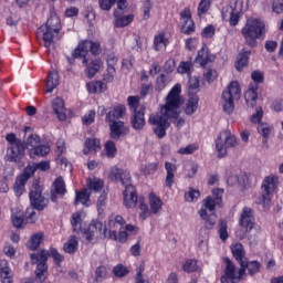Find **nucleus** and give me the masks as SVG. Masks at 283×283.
<instances>
[{"mask_svg":"<svg viewBox=\"0 0 283 283\" xmlns=\"http://www.w3.org/2000/svg\"><path fill=\"white\" fill-rule=\"evenodd\" d=\"M96 120V111L91 109L82 117V124L90 127Z\"/></svg>","mask_w":283,"mask_h":283,"instance_id":"13d9d810","label":"nucleus"},{"mask_svg":"<svg viewBox=\"0 0 283 283\" xmlns=\"http://www.w3.org/2000/svg\"><path fill=\"white\" fill-rule=\"evenodd\" d=\"M279 182L280 178L275 175H269L263 179L261 185L262 195L259 198V205H263V207L271 205V196L277 191Z\"/></svg>","mask_w":283,"mask_h":283,"instance_id":"9d476101","label":"nucleus"},{"mask_svg":"<svg viewBox=\"0 0 283 283\" xmlns=\"http://www.w3.org/2000/svg\"><path fill=\"white\" fill-rule=\"evenodd\" d=\"M91 196H92V192L87 188H83L81 189V191L75 190L74 206L77 207V205H83L84 207H90Z\"/></svg>","mask_w":283,"mask_h":283,"instance_id":"393cba45","label":"nucleus"},{"mask_svg":"<svg viewBox=\"0 0 283 283\" xmlns=\"http://www.w3.org/2000/svg\"><path fill=\"white\" fill-rule=\"evenodd\" d=\"M145 112H147V106L140 105L138 112L133 113L130 116V125L136 132H140V129H144L145 125H147Z\"/></svg>","mask_w":283,"mask_h":283,"instance_id":"aec40b11","label":"nucleus"},{"mask_svg":"<svg viewBox=\"0 0 283 283\" xmlns=\"http://www.w3.org/2000/svg\"><path fill=\"white\" fill-rule=\"evenodd\" d=\"M202 39H213L216 36V27L213 24H208L201 31Z\"/></svg>","mask_w":283,"mask_h":283,"instance_id":"0e129e2a","label":"nucleus"},{"mask_svg":"<svg viewBox=\"0 0 283 283\" xmlns=\"http://www.w3.org/2000/svg\"><path fill=\"white\" fill-rule=\"evenodd\" d=\"M98 231V224L91 223L88 224L87 229L84 231V235L88 242H92L94 240V235H96V232Z\"/></svg>","mask_w":283,"mask_h":283,"instance_id":"bf43d9fd","label":"nucleus"},{"mask_svg":"<svg viewBox=\"0 0 283 283\" xmlns=\"http://www.w3.org/2000/svg\"><path fill=\"white\" fill-rule=\"evenodd\" d=\"M211 10V0H201L198 6L197 14L198 17H202L207 14Z\"/></svg>","mask_w":283,"mask_h":283,"instance_id":"5fc2aeb1","label":"nucleus"},{"mask_svg":"<svg viewBox=\"0 0 283 283\" xmlns=\"http://www.w3.org/2000/svg\"><path fill=\"white\" fill-rule=\"evenodd\" d=\"M223 262L226 268L223 270V275L220 277L221 283H238L235 264L231 259L224 258Z\"/></svg>","mask_w":283,"mask_h":283,"instance_id":"a211bd4d","label":"nucleus"},{"mask_svg":"<svg viewBox=\"0 0 283 283\" xmlns=\"http://www.w3.org/2000/svg\"><path fill=\"white\" fill-rule=\"evenodd\" d=\"M165 87H167V75H165V73H161L155 82V90L156 92H163Z\"/></svg>","mask_w":283,"mask_h":283,"instance_id":"e2e57ef3","label":"nucleus"},{"mask_svg":"<svg viewBox=\"0 0 283 283\" xmlns=\"http://www.w3.org/2000/svg\"><path fill=\"white\" fill-rule=\"evenodd\" d=\"M107 277V268L105 265H99L95 270V282L99 283Z\"/></svg>","mask_w":283,"mask_h":283,"instance_id":"4d7b16f0","label":"nucleus"},{"mask_svg":"<svg viewBox=\"0 0 283 283\" xmlns=\"http://www.w3.org/2000/svg\"><path fill=\"white\" fill-rule=\"evenodd\" d=\"M85 67L87 78H94L101 72V67H103V60L95 59L90 64L86 63Z\"/></svg>","mask_w":283,"mask_h":283,"instance_id":"bb28decb","label":"nucleus"},{"mask_svg":"<svg viewBox=\"0 0 283 283\" xmlns=\"http://www.w3.org/2000/svg\"><path fill=\"white\" fill-rule=\"evenodd\" d=\"M219 230V238L222 242H227L229 240V224L227 223V220L220 219L218 223Z\"/></svg>","mask_w":283,"mask_h":283,"instance_id":"79ce46f5","label":"nucleus"},{"mask_svg":"<svg viewBox=\"0 0 283 283\" xmlns=\"http://www.w3.org/2000/svg\"><path fill=\"white\" fill-rule=\"evenodd\" d=\"M199 217L201 220H203V227L207 231H211L213 227L217 224L218 216H216V212H207L206 210H199L198 211Z\"/></svg>","mask_w":283,"mask_h":283,"instance_id":"5701e85b","label":"nucleus"},{"mask_svg":"<svg viewBox=\"0 0 283 283\" xmlns=\"http://www.w3.org/2000/svg\"><path fill=\"white\" fill-rule=\"evenodd\" d=\"M34 176V169L30 167H25L20 176L17 177L15 182L13 185V192L17 198H21L23 193H25V185L28 181Z\"/></svg>","mask_w":283,"mask_h":283,"instance_id":"ddd939ff","label":"nucleus"},{"mask_svg":"<svg viewBox=\"0 0 283 283\" xmlns=\"http://www.w3.org/2000/svg\"><path fill=\"white\" fill-rule=\"evenodd\" d=\"M108 178L112 182H120L125 187L123 196L124 205L127 209H134L138 205V209L140 210L139 218L142 220H147V218L151 216L149 206L145 203V197H138V192H136V187L130 184L132 175L128 172V170L113 167L111 168Z\"/></svg>","mask_w":283,"mask_h":283,"instance_id":"f03ea898","label":"nucleus"},{"mask_svg":"<svg viewBox=\"0 0 283 283\" xmlns=\"http://www.w3.org/2000/svg\"><path fill=\"white\" fill-rule=\"evenodd\" d=\"M199 102H200V97H198V95H189V98L185 108V114H187V116H191V114H196V112L198 111Z\"/></svg>","mask_w":283,"mask_h":283,"instance_id":"72a5a7b5","label":"nucleus"},{"mask_svg":"<svg viewBox=\"0 0 283 283\" xmlns=\"http://www.w3.org/2000/svg\"><path fill=\"white\" fill-rule=\"evenodd\" d=\"M216 207H218V202H216L212 196H208L202 200V206L199 211L206 210L210 213H216Z\"/></svg>","mask_w":283,"mask_h":283,"instance_id":"a19ab883","label":"nucleus"},{"mask_svg":"<svg viewBox=\"0 0 283 283\" xmlns=\"http://www.w3.org/2000/svg\"><path fill=\"white\" fill-rule=\"evenodd\" d=\"M198 149H200L198 144H189L188 146H186L184 148H179L178 154H180L181 156H189V155L193 154L195 151H198Z\"/></svg>","mask_w":283,"mask_h":283,"instance_id":"680f3d73","label":"nucleus"},{"mask_svg":"<svg viewBox=\"0 0 283 283\" xmlns=\"http://www.w3.org/2000/svg\"><path fill=\"white\" fill-rule=\"evenodd\" d=\"M230 250L232 256L238 261V263L245 262L247 251L244 250V245L242 243H232Z\"/></svg>","mask_w":283,"mask_h":283,"instance_id":"a878e982","label":"nucleus"},{"mask_svg":"<svg viewBox=\"0 0 283 283\" xmlns=\"http://www.w3.org/2000/svg\"><path fill=\"white\" fill-rule=\"evenodd\" d=\"M59 86V73L50 72L46 77V92L50 94Z\"/></svg>","mask_w":283,"mask_h":283,"instance_id":"c9c22d12","label":"nucleus"},{"mask_svg":"<svg viewBox=\"0 0 283 283\" xmlns=\"http://www.w3.org/2000/svg\"><path fill=\"white\" fill-rule=\"evenodd\" d=\"M182 269L185 273H196V271H198V261L196 259H187Z\"/></svg>","mask_w":283,"mask_h":283,"instance_id":"3c124183","label":"nucleus"},{"mask_svg":"<svg viewBox=\"0 0 283 283\" xmlns=\"http://www.w3.org/2000/svg\"><path fill=\"white\" fill-rule=\"evenodd\" d=\"M53 112L56 114L59 120L63 122L67 119V115L65 114V103L60 98L56 97L53 101Z\"/></svg>","mask_w":283,"mask_h":283,"instance_id":"2f4dec72","label":"nucleus"},{"mask_svg":"<svg viewBox=\"0 0 283 283\" xmlns=\"http://www.w3.org/2000/svg\"><path fill=\"white\" fill-rule=\"evenodd\" d=\"M90 94H103L107 91V84L103 81L90 82L86 84Z\"/></svg>","mask_w":283,"mask_h":283,"instance_id":"473e14b6","label":"nucleus"},{"mask_svg":"<svg viewBox=\"0 0 283 283\" xmlns=\"http://www.w3.org/2000/svg\"><path fill=\"white\" fill-rule=\"evenodd\" d=\"M241 94L242 90L240 88V83H238V81H232L228 85L227 91H223L221 103L226 114H233V109H235L234 101H240Z\"/></svg>","mask_w":283,"mask_h":283,"instance_id":"1a4fd4ad","label":"nucleus"},{"mask_svg":"<svg viewBox=\"0 0 283 283\" xmlns=\"http://www.w3.org/2000/svg\"><path fill=\"white\" fill-rule=\"evenodd\" d=\"M120 11L115 10L114 17H115V28H127L129 23L134 21V14L128 15H120Z\"/></svg>","mask_w":283,"mask_h":283,"instance_id":"c85d7f7f","label":"nucleus"},{"mask_svg":"<svg viewBox=\"0 0 283 283\" xmlns=\"http://www.w3.org/2000/svg\"><path fill=\"white\" fill-rule=\"evenodd\" d=\"M107 69L106 74L103 76V81L105 83H112L114 81V76L116 75V64L118 63V59L114 55H109L106 60Z\"/></svg>","mask_w":283,"mask_h":283,"instance_id":"4be33fe9","label":"nucleus"},{"mask_svg":"<svg viewBox=\"0 0 283 283\" xmlns=\"http://www.w3.org/2000/svg\"><path fill=\"white\" fill-rule=\"evenodd\" d=\"M61 32V19L59 17H50L45 24H42L38 29V34L42 36V41H44V48L50 50L54 44V35Z\"/></svg>","mask_w":283,"mask_h":283,"instance_id":"0eeeda50","label":"nucleus"},{"mask_svg":"<svg viewBox=\"0 0 283 283\" xmlns=\"http://www.w3.org/2000/svg\"><path fill=\"white\" fill-rule=\"evenodd\" d=\"M182 85L175 84L168 92L165 98V105L161 106L160 112L150 114L148 118L149 125H154V134L161 140L167 136L169 129V119H177L180 116V107H182Z\"/></svg>","mask_w":283,"mask_h":283,"instance_id":"f257e3e1","label":"nucleus"},{"mask_svg":"<svg viewBox=\"0 0 283 283\" xmlns=\"http://www.w3.org/2000/svg\"><path fill=\"white\" fill-rule=\"evenodd\" d=\"M195 63L202 67V70H207L208 67H211L213 63H216V54L211 53V50L203 44L202 48L197 52Z\"/></svg>","mask_w":283,"mask_h":283,"instance_id":"4468645a","label":"nucleus"},{"mask_svg":"<svg viewBox=\"0 0 283 283\" xmlns=\"http://www.w3.org/2000/svg\"><path fill=\"white\" fill-rule=\"evenodd\" d=\"M125 227V218L117 214L115 218L108 220V240L118 241V231Z\"/></svg>","mask_w":283,"mask_h":283,"instance_id":"dca6fc26","label":"nucleus"},{"mask_svg":"<svg viewBox=\"0 0 283 283\" xmlns=\"http://www.w3.org/2000/svg\"><path fill=\"white\" fill-rule=\"evenodd\" d=\"M224 196V190L220 188H216L212 190V200L217 202L219 209L222 207V197Z\"/></svg>","mask_w":283,"mask_h":283,"instance_id":"69168bd1","label":"nucleus"},{"mask_svg":"<svg viewBox=\"0 0 283 283\" xmlns=\"http://www.w3.org/2000/svg\"><path fill=\"white\" fill-rule=\"evenodd\" d=\"M180 20H181V28H180L181 33L186 34V36H191V34L196 32V22L191 18V9H189V7H186L180 12Z\"/></svg>","mask_w":283,"mask_h":283,"instance_id":"2eb2a0df","label":"nucleus"},{"mask_svg":"<svg viewBox=\"0 0 283 283\" xmlns=\"http://www.w3.org/2000/svg\"><path fill=\"white\" fill-rule=\"evenodd\" d=\"M167 45H169V38H167L165 32H160L154 36L153 48L155 52H160L163 48L166 50Z\"/></svg>","mask_w":283,"mask_h":283,"instance_id":"cd10ccee","label":"nucleus"},{"mask_svg":"<svg viewBox=\"0 0 283 283\" xmlns=\"http://www.w3.org/2000/svg\"><path fill=\"white\" fill-rule=\"evenodd\" d=\"M86 186L88 191H94L95 193H98L99 191H103V187H105V182L102 179H87Z\"/></svg>","mask_w":283,"mask_h":283,"instance_id":"58836bf2","label":"nucleus"},{"mask_svg":"<svg viewBox=\"0 0 283 283\" xmlns=\"http://www.w3.org/2000/svg\"><path fill=\"white\" fill-rule=\"evenodd\" d=\"M198 92H200V80L191 77L188 81V94L189 96H198Z\"/></svg>","mask_w":283,"mask_h":283,"instance_id":"a18cd8bd","label":"nucleus"},{"mask_svg":"<svg viewBox=\"0 0 283 283\" xmlns=\"http://www.w3.org/2000/svg\"><path fill=\"white\" fill-rule=\"evenodd\" d=\"M0 280L1 283H12L14 279L12 277V272L10 270V263L8 260H0Z\"/></svg>","mask_w":283,"mask_h":283,"instance_id":"b1692460","label":"nucleus"},{"mask_svg":"<svg viewBox=\"0 0 283 283\" xmlns=\"http://www.w3.org/2000/svg\"><path fill=\"white\" fill-rule=\"evenodd\" d=\"M90 52L93 56H98L103 52V49H101V42L83 40L78 42L75 48V56H84V59H87V56H90Z\"/></svg>","mask_w":283,"mask_h":283,"instance_id":"f8f14e48","label":"nucleus"},{"mask_svg":"<svg viewBox=\"0 0 283 283\" xmlns=\"http://www.w3.org/2000/svg\"><path fill=\"white\" fill-rule=\"evenodd\" d=\"M193 67V62L191 60L181 61L177 67L178 74H191V70Z\"/></svg>","mask_w":283,"mask_h":283,"instance_id":"09e8293b","label":"nucleus"},{"mask_svg":"<svg viewBox=\"0 0 283 283\" xmlns=\"http://www.w3.org/2000/svg\"><path fill=\"white\" fill-rule=\"evenodd\" d=\"M53 187H54V193H56V196H65L67 193V188L65 187V180L61 176L56 177V179L53 182Z\"/></svg>","mask_w":283,"mask_h":283,"instance_id":"ea45409f","label":"nucleus"},{"mask_svg":"<svg viewBox=\"0 0 283 283\" xmlns=\"http://www.w3.org/2000/svg\"><path fill=\"white\" fill-rule=\"evenodd\" d=\"M226 11L230 12L229 23H230L231 28H235V25H238V23H240V19H242V12L235 11V9H233V7H231V6L227 7Z\"/></svg>","mask_w":283,"mask_h":283,"instance_id":"c03bdc74","label":"nucleus"},{"mask_svg":"<svg viewBox=\"0 0 283 283\" xmlns=\"http://www.w3.org/2000/svg\"><path fill=\"white\" fill-rule=\"evenodd\" d=\"M218 158L227 157V149H233L240 145V139L232 135L231 130H221L214 140Z\"/></svg>","mask_w":283,"mask_h":283,"instance_id":"6e6552de","label":"nucleus"},{"mask_svg":"<svg viewBox=\"0 0 283 283\" xmlns=\"http://www.w3.org/2000/svg\"><path fill=\"white\" fill-rule=\"evenodd\" d=\"M113 275H115V277H125L129 275V270L123 265V263H119L113 268Z\"/></svg>","mask_w":283,"mask_h":283,"instance_id":"6e6d98bb","label":"nucleus"},{"mask_svg":"<svg viewBox=\"0 0 283 283\" xmlns=\"http://www.w3.org/2000/svg\"><path fill=\"white\" fill-rule=\"evenodd\" d=\"M85 147L88 151H98V149H101V139L87 138L85 140Z\"/></svg>","mask_w":283,"mask_h":283,"instance_id":"864d4df0","label":"nucleus"},{"mask_svg":"<svg viewBox=\"0 0 283 283\" xmlns=\"http://www.w3.org/2000/svg\"><path fill=\"white\" fill-rule=\"evenodd\" d=\"M31 263L36 264L35 280L38 283H43L48 280V258H52L56 266H61V263L65 261V256L59 253L56 248H50L39 250L36 253L30 255Z\"/></svg>","mask_w":283,"mask_h":283,"instance_id":"20e7f679","label":"nucleus"},{"mask_svg":"<svg viewBox=\"0 0 283 283\" xmlns=\"http://www.w3.org/2000/svg\"><path fill=\"white\" fill-rule=\"evenodd\" d=\"M127 103L130 112L135 114V112H138V107H140V96L130 95L127 97Z\"/></svg>","mask_w":283,"mask_h":283,"instance_id":"603ef678","label":"nucleus"},{"mask_svg":"<svg viewBox=\"0 0 283 283\" xmlns=\"http://www.w3.org/2000/svg\"><path fill=\"white\" fill-rule=\"evenodd\" d=\"M63 249L65 253L74 255V253L78 251V240H76V237L69 239V241L64 243Z\"/></svg>","mask_w":283,"mask_h":283,"instance_id":"37998d69","label":"nucleus"},{"mask_svg":"<svg viewBox=\"0 0 283 283\" xmlns=\"http://www.w3.org/2000/svg\"><path fill=\"white\" fill-rule=\"evenodd\" d=\"M50 146L49 145H41L39 144L38 146H35L34 148H31L29 150V156H38V158H45V156H48V154H50Z\"/></svg>","mask_w":283,"mask_h":283,"instance_id":"f704fd0d","label":"nucleus"},{"mask_svg":"<svg viewBox=\"0 0 283 283\" xmlns=\"http://www.w3.org/2000/svg\"><path fill=\"white\" fill-rule=\"evenodd\" d=\"M148 201H149V207H150V211L151 213H154V216L158 214L160 212V210L163 209V199H160V197L156 196V193L150 192L148 195Z\"/></svg>","mask_w":283,"mask_h":283,"instance_id":"7c9ffc66","label":"nucleus"},{"mask_svg":"<svg viewBox=\"0 0 283 283\" xmlns=\"http://www.w3.org/2000/svg\"><path fill=\"white\" fill-rule=\"evenodd\" d=\"M29 200L32 208H28L25 211V218L31 224L36 222V211H43L48 209L50 201L43 196V187L39 182H33L32 189L29 192Z\"/></svg>","mask_w":283,"mask_h":283,"instance_id":"39448f33","label":"nucleus"},{"mask_svg":"<svg viewBox=\"0 0 283 283\" xmlns=\"http://www.w3.org/2000/svg\"><path fill=\"white\" fill-rule=\"evenodd\" d=\"M11 220L15 229H23V224L25 222V217L23 216V212L17 211L15 213H12Z\"/></svg>","mask_w":283,"mask_h":283,"instance_id":"de8ad7c7","label":"nucleus"},{"mask_svg":"<svg viewBox=\"0 0 283 283\" xmlns=\"http://www.w3.org/2000/svg\"><path fill=\"white\" fill-rule=\"evenodd\" d=\"M98 116H105V123H108L109 138L112 140H120L125 136V122L120 120L127 114V108L123 104L111 106L107 111L105 106H98Z\"/></svg>","mask_w":283,"mask_h":283,"instance_id":"7ed1b4c3","label":"nucleus"},{"mask_svg":"<svg viewBox=\"0 0 283 283\" xmlns=\"http://www.w3.org/2000/svg\"><path fill=\"white\" fill-rule=\"evenodd\" d=\"M200 198V190H196L193 188H189V191L185 193L186 202H193Z\"/></svg>","mask_w":283,"mask_h":283,"instance_id":"338daca9","label":"nucleus"},{"mask_svg":"<svg viewBox=\"0 0 283 283\" xmlns=\"http://www.w3.org/2000/svg\"><path fill=\"white\" fill-rule=\"evenodd\" d=\"M41 244H43V232H38L31 235L28 242V249H30V251H36Z\"/></svg>","mask_w":283,"mask_h":283,"instance_id":"e433bc0d","label":"nucleus"},{"mask_svg":"<svg viewBox=\"0 0 283 283\" xmlns=\"http://www.w3.org/2000/svg\"><path fill=\"white\" fill-rule=\"evenodd\" d=\"M251 56V51L243 49L241 53H239L237 62H235V69L238 72H242L244 67L249 65V59Z\"/></svg>","mask_w":283,"mask_h":283,"instance_id":"c756f323","label":"nucleus"},{"mask_svg":"<svg viewBox=\"0 0 283 283\" xmlns=\"http://www.w3.org/2000/svg\"><path fill=\"white\" fill-rule=\"evenodd\" d=\"M241 34L249 48H255L258 39H262L266 34V24L260 18L250 19L241 29Z\"/></svg>","mask_w":283,"mask_h":283,"instance_id":"423d86ee","label":"nucleus"},{"mask_svg":"<svg viewBox=\"0 0 283 283\" xmlns=\"http://www.w3.org/2000/svg\"><path fill=\"white\" fill-rule=\"evenodd\" d=\"M165 169H166V180L165 185L168 187V189H171L176 182V174L178 171V166L171 161L165 163Z\"/></svg>","mask_w":283,"mask_h":283,"instance_id":"412c9836","label":"nucleus"},{"mask_svg":"<svg viewBox=\"0 0 283 283\" xmlns=\"http://www.w3.org/2000/svg\"><path fill=\"white\" fill-rule=\"evenodd\" d=\"M25 156V144L18 142L15 145L11 146L8 153V161L15 163V165H22V160Z\"/></svg>","mask_w":283,"mask_h":283,"instance_id":"f3484780","label":"nucleus"},{"mask_svg":"<svg viewBox=\"0 0 283 283\" xmlns=\"http://www.w3.org/2000/svg\"><path fill=\"white\" fill-rule=\"evenodd\" d=\"M245 269L248 271V275H250V277H254V275H258V273H260V270L262 269V263H260V261L258 260H245Z\"/></svg>","mask_w":283,"mask_h":283,"instance_id":"4c0bfd02","label":"nucleus"},{"mask_svg":"<svg viewBox=\"0 0 283 283\" xmlns=\"http://www.w3.org/2000/svg\"><path fill=\"white\" fill-rule=\"evenodd\" d=\"M251 78L254 83H250L248 91L244 94V99L248 107H255L258 105V83H264V73L253 71Z\"/></svg>","mask_w":283,"mask_h":283,"instance_id":"9b49d317","label":"nucleus"},{"mask_svg":"<svg viewBox=\"0 0 283 283\" xmlns=\"http://www.w3.org/2000/svg\"><path fill=\"white\" fill-rule=\"evenodd\" d=\"M203 78L207 81V83H213V81L218 78V71L211 69V66H208L203 72Z\"/></svg>","mask_w":283,"mask_h":283,"instance_id":"052dcab7","label":"nucleus"},{"mask_svg":"<svg viewBox=\"0 0 283 283\" xmlns=\"http://www.w3.org/2000/svg\"><path fill=\"white\" fill-rule=\"evenodd\" d=\"M272 12H274V14H283V0L272 1Z\"/></svg>","mask_w":283,"mask_h":283,"instance_id":"774afa93","label":"nucleus"},{"mask_svg":"<svg viewBox=\"0 0 283 283\" xmlns=\"http://www.w3.org/2000/svg\"><path fill=\"white\" fill-rule=\"evenodd\" d=\"M83 222L81 212H75L71 217V226L73 227L74 233H81V224Z\"/></svg>","mask_w":283,"mask_h":283,"instance_id":"49530a36","label":"nucleus"},{"mask_svg":"<svg viewBox=\"0 0 283 283\" xmlns=\"http://www.w3.org/2000/svg\"><path fill=\"white\" fill-rule=\"evenodd\" d=\"M107 158H116L118 149L116 148V143L114 140H107L104 145Z\"/></svg>","mask_w":283,"mask_h":283,"instance_id":"8fccbe9b","label":"nucleus"},{"mask_svg":"<svg viewBox=\"0 0 283 283\" xmlns=\"http://www.w3.org/2000/svg\"><path fill=\"white\" fill-rule=\"evenodd\" d=\"M239 224L242 229H245L247 232L251 231L255 227V217L253 216V209L250 207H243Z\"/></svg>","mask_w":283,"mask_h":283,"instance_id":"6ab92c4d","label":"nucleus"}]
</instances>
